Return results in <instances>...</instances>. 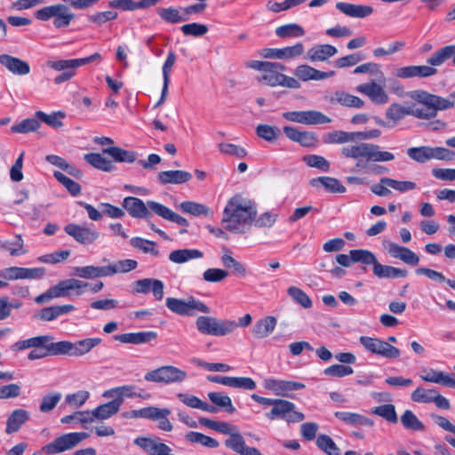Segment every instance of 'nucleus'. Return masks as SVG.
Returning a JSON list of instances; mask_svg holds the SVG:
<instances>
[{
  "instance_id": "53",
  "label": "nucleus",
  "mask_w": 455,
  "mask_h": 455,
  "mask_svg": "<svg viewBox=\"0 0 455 455\" xmlns=\"http://www.w3.org/2000/svg\"><path fill=\"white\" fill-rule=\"evenodd\" d=\"M185 439L190 443H200L208 448H217L220 445L216 439L199 432L190 431L186 434Z\"/></svg>"
},
{
  "instance_id": "24",
  "label": "nucleus",
  "mask_w": 455,
  "mask_h": 455,
  "mask_svg": "<svg viewBox=\"0 0 455 455\" xmlns=\"http://www.w3.org/2000/svg\"><path fill=\"white\" fill-rule=\"evenodd\" d=\"M355 90L368 96L371 101L377 104H385L388 101V96L382 86L375 82L359 84Z\"/></svg>"
},
{
  "instance_id": "51",
  "label": "nucleus",
  "mask_w": 455,
  "mask_h": 455,
  "mask_svg": "<svg viewBox=\"0 0 455 455\" xmlns=\"http://www.w3.org/2000/svg\"><path fill=\"white\" fill-rule=\"evenodd\" d=\"M219 319L212 316H199L196 321V326L199 332L206 335H215Z\"/></svg>"
},
{
  "instance_id": "8",
  "label": "nucleus",
  "mask_w": 455,
  "mask_h": 455,
  "mask_svg": "<svg viewBox=\"0 0 455 455\" xmlns=\"http://www.w3.org/2000/svg\"><path fill=\"white\" fill-rule=\"evenodd\" d=\"M188 377L185 371L172 365H164L147 372L144 376L146 381L172 384L180 383Z\"/></svg>"
},
{
  "instance_id": "30",
  "label": "nucleus",
  "mask_w": 455,
  "mask_h": 455,
  "mask_svg": "<svg viewBox=\"0 0 455 455\" xmlns=\"http://www.w3.org/2000/svg\"><path fill=\"white\" fill-rule=\"evenodd\" d=\"M369 251L363 249L351 250L349 255L338 254L336 256V261L338 264L344 267H349L352 263H363L366 264Z\"/></svg>"
},
{
  "instance_id": "12",
  "label": "nucleus",
  "mask_w": 455,
  "mask_h": 455,
  "mask_svg": "<svg viewBox=\"0 0 455 455\" xmlns=\"http://www.w3.org/2000/svg\"><path fill=\"white\" fill-rule=\"evenodd\" d=\"M45 275L44 267H10L0 271V277L9 281L19 279L39 280Z\"/></svg>"
},
{
  "instance_id": "48",
  "label": "nucleus",
  "mask_w": 455,
  "mask_h": 455,
  "mask_svg": "<svg viewBox=\"0 0 455 455\" xmlns=\"http://www.w3.org/2000/svg\"><path fill=\"white\" fill-rule=\"evenodd\" d=\"M100 338H88L73 343V356H82L88 354L93 347L101 343Z\"/></svg>"
},
{
  "instance_id": "58",
  "label": "nucleus",
  "mask_w": 455,
  "mask_h": 455,
  "mask_svg": "<svg viewBox=\"0 0 455 455\" xmlns=\"http://www.w3.org/2000/svg\"><path fill=\"white\" fill-rule=\"evenodd\" d=\"M52 339L53 338L49 335L37 336L22 341H18L14 344L13 347L18 350H22L29 347L36 348L39 347H44L46 341H51Z\"/></svg>"
},
{
  "instance_id": "39",
  "label": "nucleus",
  "mask_w": 455,
  "mask_h": 455,
  "mask_svg": "<svg viewBox=\"0 0 455 455\" xmlns=\"http://www.w3.org/2000/svg\"><path fill=\"white\" fill-rule=\"evenodd\" d=\"M120 410V401L114 399L108 403H103L92 411V414L96 419L104 420L116 414Z\"/></svg>"
},
{
  "instance_id": "36",
  "label": "nucleus",
  "mask_w": 455,
  "mask_h": 455,
  "mask_svg": "<svg viewBox=\"0 0 455 455\" xmlns=\"http://www.w3.org/2000/svg\"><path fill=\"white\" fill-rule=\"evenodd\" d=\"M156 13L164 21L172 24L187 21L188 20V17L184 14L181 8L159 7L156 9Z\"/></svg>"
},
{
  "instance_id": "5",
  "label": "nucleus",
  "mask_w": 455,
  "mask_h": 455,
  "mask_svg": "<svg viewBox=\"0 0 455 455\" xmlns=\"http://www.w3.org/2000/svg\"><path fill=\"white\" fill-rule=\"evenodd\" d=\"M89 283L78 279L70 278L59 282L56 285L49 288L45 292L35 299L37 304H45L55 298H63L68 295L69 291L76 290V295L83 293V288H88Z\"/></svg>"
},
{
  "instance_id": "57",
  "label": "nucleus",
  "mask_w": 455,
  "mask_h": 455,
  "mask_svg": "<svg viewBox=\"0 0 455 455\" xmlns=\"http://www.w3.org/2000/svg\"><path fill=\"white\" fill-rule=\"evenodd\" d=\"M402 425L409 430L423 431L425 429L424 424L417 418V416L410 410H406L401 416Z\"/></svg>"
},
{
  "instance_id": "31",
  "label": "nucleus",
  "mask_w": 455,
  "mask_h": 455,
  "mask_svg": "<svg viewBox=\"0 0 455 455\" xmlns=\"http://www.w3.org/2000/svg\"><path fill=\"white\" fill-rule=\"evenodd\" d=\"M309 184L316 188L323 187L326 191L330 193H344L346 188L340 183V181L332 177H318L310 180Z\"/></svg>"
},
{
  "instance_id": "46",
  "label": "nucleus",
  "mask_w": 455,
  "mask_h": 455,
  "mask_svg": "<svg viewBox=\"0 0 455 455\" xmlns=\"http://www.w3.org/2000/svg\"><path fill=\"white\" fill-rule=\"evenodd\" d=\"M171 414V411L167 408H157L153 407L150 419L157 420V427L164 431L170 432L172 430V424L168 419V416Z\"/></svg>"
},
{
  "instance_id": "1",
  "label": "nucleus",
  "mask_w": 455,
  "mask_h": 455,
  "mask_svg": "<svg viewBox=\"0 0 455 455\" xmlns=\"http://www.w3.org/2000/svg\"><path fill=\"white\" fill-rule=\"evenodd\" d=\"M340 155L346 158L356 159L355 169L367 170L376 175L387 174L389 170L379 164L369 165L370 163L389 162L395 159L393 153L380 150L379 145L367 142L345 146L340 148Z\"/></svg>"
},
{
  "instance_id": "62",
  "label": "nucleus",
  "mask_w": 455,
  "mask_h": 455,
  "mask_svg": "<svg viewBox=\"0 0 455 455\" xmlns=\"http://www.w3.org/2000/svg\"><path fill=\"white\" fill-rule=\"evenodd\" d=\"M53 176L73 196H78L81 193V186L70 178L65 176L62 172L56 171Z\"/></svg>"
},
{
  "instance_id": "61",
  "label": "nucleus",
  "mask_w": 455,
  "mask_h": 455,
  "mask_svg": "<svg viewBox=\"0 0 455 455\" xmlns=\"http://www.w3.org/2000/svg\"><path fill=\"white\" fill-rule=\"evenodd\" d=\"M407 155L410 158L420 164L431 160L430 147L427 146L410 148L407 150Z\"/></svg>"
},
{
  "instance_id": "55",
  "label": "nucleus",
  "mask_w": 455,
  "mask_h": 455,
  "mask_svg": "<svg viewBox=\"0 0 455 455\" xmlns=\"http://www.w3.org/2000/svg\"><path fill=\"white\" fill-rule=\"evenodd\" d=\"M275 34L281 38L300 37L305 35V30L296 23H290L278 27L275 29Z\"/></svg>"
},
{
  "instance_id": "60",
  "label": "nucleus",
  "mask_w": 455,
  "mask_h": 455,
  "mask_svg": "<svg viewBox=\"0 0 455 455\" xmlns=\"http://www.w3.org/2000/svg\"><path fill=\"white\" fill-rule=\"evenodd\" d=\"M287 293L291 298L304 308H310L312 307V300L308 295L300 288L291 286L287 290Z\"/></svg>"
},
{
  "instance_id": "52",
  "label": "nucleus",
  "mask_w": 455,
  "mask_h": 455,
  "mask_svg": "<svg viewBox=\"0 0 455 455\" xmlns=\"http://www.w3.org/2000/svg\"><path fill=\"white\" fill-rule=\"evenodd\" d=\"M48 349V353L50 355H73V343L70 341H59L52 342L46 341L44 346Z\"/></svg>"
},
{
  "instance_id": "38",
  "label": "nucleus",
  "mask_w": 455,
  "mask_h": 455,
  "mask_svg": "<svg viewBox=\"0 0 455 455\" xmlns=\"http://www.w3.org/2000/svg\"><path fill=\"white\" fill-rule=\"evenodd\" d=\"M103 154L110 156L114 161L118 163H133L137 158V153L126 150L119 147H108L102 150Z\"/></svg>"
},
{
  "instance_id": "20",
  "label": "nucleus",
  "mask_w": 455,
  "mask_h": 455,
  "mask_svg": "<svg viewBox=\"0 0 455 455\" xmlns=\"http://www.w3.org/2000/svg\"><path fill=\"white\" fill-rule=\"evenodd\" d=\"M264 387L265 388L275 392L276 395L288 396L289 392L302 389L305 387V385L295 381L267 379L264 381Z\"/></svg>"
},
{
  "instance_id": "33",
  "label": "nucleus",
  "mask_w": 455,
  "mask_h": 455,
  "mask_svg": "<svg viewBox=\"0 0 455 455\" xmlns=\"http://www.w3.org/2000/svg\"><path fill=\"white\" fill-rule=\"evenodd\" d=\"M334 416L343 421L346 424L351 425L353 427L359 426H368L371 427L373 425V421L359 413L349 412V411H336Z\"/></svg>"
},
{
  "instance_id": "21",
  "label": "nucleus",
  "mask_w": 455,
  "mask_h": 455,
  "mask_svg": "<svg viewBox=\"0 0 455 455\" xmlns=\"http://www.w3.org/2000/svg\"><path fill=\"white\" fill-rule=\"evenodd\" d=\"M148 205L149 209L153 212V213L156 214L157 216L163 218L165 220L174 222L178 224L179 226L182 227H188V221L184 217L177 214L173 211H172L170 208L166 207L165 205L157 203L156 201H148Z\"/></svg>"
},
{
  "instance_id": "29",
  "label": "nucleus",
  "mask_w": 455,
  "mask_h": 455,
  "mask_svg": "<svg viewBox=\"0 0 455 455\" xmlns=\"http://www.w3.org/2000/svg\"><path fill=\"white\" fill-rule=\"evenodd\" d=\"M156 337L157 333L156 331H150L118 334L115 335L114 339L115 340L120 341L122 343L143 344L156 339Z\"/></svg>"
},
{
  "instance_id": "4",
  "label": "nucleus",
  "mask_w": 455,
  "mask_h": 455,
  "mask_svg": "<svg viewBox=\"0 0 455 455\" xmlns=\"http://www.w3.org/2000/svg\"><path fill=\"white\" fill-rule=\"evenodd\" d=\"M272 67H267L263 74L258 77V81L264 83L270 87L283 86L290 89H299V82L294 77L288 76L282 72L285 66L280 62H271Z\"/></svg>"
},
{
  "instance_id": "40",
  "label": "nucleus",
  "mask_w": 455,
  "mask_h": 455,
  "mask_svg": "<svg viewBox=\"0 0 455 455\" xmlns=\"http://www.w3.org/2000/svg\"><path fill=\"white\" fill-rule=\"evenodd\" d=\"M203 252L196 249H180L172 251L169 254V259L176 264H182L193 259H200Z\"/></svg>"
},
{
  "instance_id": "16",
  "label": "nucleus",
  "mask_w": 455,
  "mask_h": 455,
  "mask_svg": "<svg viewBox=\"0 0 455 455\" xmlns=\"http://www.w3.org/2000/svg\"><path fill=\"white\" fill-rule=\"evenodd\" d=\"M383 245L391 257L399 259L408 265L417 266L419 262V257L407 247L390 241L384 242Z\"/></svg>"
},
{
  "instance_id": "25",
  "label": "nucleus",
  "mask_w": 455,
  "mask_h": 455,
  "mask_svg": "<svg viewBox=\"0 0 455 455\" xmlns=\"http://www.w3.org/2000/svg\"><path fill=\"white\" fill-rule=\"evenodd\" d=\"M335 6L343 14L351 18L363 19L373 13V8L370 5L338 2Z\"/></svg>"
},
{
  "instance_id": "37",
  "label": "nucleus",
  "mask_w": 455,
  "mask_h": 455,
  "mask_svg": "<svg viewBox=\"0 0 455 455\" xmlns=\"http://www.w3.org/2000/svg\"><path fill=\"white\" fill-rule=\"evenodd\" d=\"M332 103H339L344 107L361 108L364 105V101L357 96L349 94L342 91H337L331 98Z\"/></svg>"
},
{
  "instance_id": "17",
  "label": "nucleus",
  "mask_w": 455,
  "mask_h": 455,
  "mask_svg": "<svg viewBox=\"0 0 455 455\" xmlns=\"http://www.w3.org/2000/svg\"><path fill=\"white\" fill-rule=\"evenodd\" d=\"M132 285L136 293L146 294L151 291L156 300H161L164 298V284L161 280L144 278L135 281Z\"/></svg>"
},
{
  "instance_id": "27",
  "label": "nucleus",
  "mask_w": 455,
  "mask_h": 455,
  "mask_svg": "<svg viewBox=\"0 0 455 455\" xmlns=\"http://www.w3.org/2000/svg\"><path fill=\"white\" fill-rule=\"evenodd\" d=\"M294 75L301 81L323 80L335 75L334 71L323 72L317 70L308 65H299L294 70Z\"/></svg>"
},
{
  "instance_id": "14",
  "label": "nucleus",
  "mask_w": 455,
  "mask_h": 455,
  "mask_svg": "<svg viewBox=\"0 0 455 455\" xmlns=\"http://www.w3.org/2000/svg\"><path fill=\"white\" fill-rule=\"evenodd\" d=\"M365 265H372L373 275L378 278H400L408 275L406 269L380 264L371 251H369Z\"/></svg>"
},
{
  "instance_id": "13",
  "label": "nucleus",
  "mask_w": 455,
  "mask_h": 455,
  "mask_svg": "<svg viewBox=\"0 0 455 455\" xmlns=\"http://www.w3.org/2000/svg\"><path fill=\"white\" fill-rule=\"evenodd\" d=\"M64 231L81 244L93 243L100 236L99 232L88 226L69 223L65 226Z\"/></svg>"
},
{
  "instance_id": "3",
  "label": "nucleus",
  "mask_w": 455,
  "mask_h": 455,
  "mask_svg": "<svg viewBox=\"0 0 455 455\" xmlns=\"http://www.w3.org/2000/svg\"><path fill=\"white\" fill-rule=\"evenodd\" d=\"M214 430L229 435L225 441V445L237 454L262 455L257 448L246 446L245 440L238 432L236 426L225 421H217Z\"/></svg>"
},
{
  "instance_id": "50",
  "label": "nucleus",
  "mask_w": 455,
  "mask_h": 455,
  "mask_svg": "<svg viewBox=\"0 0 455 455\" xmlns=\"http://www.w3.org/2000/svg\"><path fill=\"white\" fill-rule=\"evenodd\" d=\"M317 447L327 455H341L340 449L337 446L331 436L321 434L316 437Z\"/></svg>"
},
{
  "instance_id": "42",
  "label": "nucleus",
  "mask_w": 455,
  "mask_h": 455,
  "mask_svg": "<svg viewBox=\"0 0 455 455\" xmlns=\"http://www.w3.org/2000/svg\"><path fill=\"white\" fill-rule=\"evenodd\" d=\"M455 55V44L446 45L437 50L427 60V64L436 67L453 58Z\"/></svg>"
},
{
  "instance_id": "63",
  "label": "nucleus",
  "mask_w": 455,
  "mask_h": 455,
  "mask_svg": "<svg viewBox=\"0 0 455 455\" xmlns=\"http://www.w3.org/2000/svg\"><path fill=\"white\" fill-rule=\"evenodd\" d=\"M256 133L259 138L272 142L280 136V130L275 126L259 124L256 128Z\"/></svg>"
},
{
  "instance_id": "19",
  "label": "nucleus",
  "mask_w": 455,
  "mask_h": 455,
  "mask_svg": "<svg viewBox=\"0 0 455 455\" xmlns=\"http://www.w3.org/2000/svg\"><path fill=\"white\" fill-rule=\"evenodd\" d=\"M412 98L423 106L435 107V108H452L454 107V103L451 100L424 91L414 92Z\"/></svg>"
},
{
  "instance_id": "10",
  "label": "nucleus",
  "mask_w": 455,
  "mask_h": 455,
  "mask_svg": "<svg viewBox=\"0 0 455 455\" xmlns=\"http://www.w3.org/2000/svg\"><path fill=\"white\" fill-rule=\"evenodd\" d=\"M359 341L366 350L372 354L390 359H395L400 356V350L397 347L382 339L362 336L360 337Z\"/></svg>"
},
{
  "instance_id": "41",
  "label": "nucleus",
  "mask_w": 455,
  "mask_h": 455,
  "mask_svg": "<svg viewBox=\"0 0 455 455\" xmlns=\"http://www.w3.org/2000/svg\"><path fill=\"white\" fill-rule=\"evenodd\" d=\"M224 251L225 253L221 256L222 265L227 268L232 269L234 275L244 277L247 275L246 267L232 257L229 249L224 248Z\"/></svg>"
},
{
  "instance_id": "44",
  "label": "nucleus",
  "mask_w": 455,
  "mask_h": 455,
  "mask_svg": "<svg viewBox=\"0 0 455 455\" xmlns=\"http://www.w3.org/2000/svg\"><path fill=\"white\" fill-rule=\"evenodd\" d=\"M209 400L220 409L225 410L228 413L235 412V409L233 406L231 398L223 392H210L208 393Z\"/></svg>"
},
{
  "instance_id": "47",
  "label": "nucleus",
  "mask_w": 455,
  "mask_h": 455,
  "mask_svg": "<svg viewBox=\"0 0 455 455\" xmlns=\"http://www.w3.org/2000/svg\"><path fill=\"white\" fill-rule=\"evenodd\" d=\"M324 143L328 144H344L355 142V132L334 131L327 133L323 138Z\"/></svg>"
},
{
  "instance_id": "59",
  "label": "nucleus",
  "mask_w": 455,
  "mask_h": 455,
  "mask_svg": "<svg viewBox=\"0 0 455 455\" xmlns=\"http://www.w3.org/2000/svg\"><path fill=\"white\" fill-rule=\"evenodd\" d=\"M35 116L42 122L45 123L52 128H60L63 125L62 119L65 115L62 112H54L52 114H46L43 111H36Z\"/></svg>"
},
{
  "instance_id": "64",
  "label": "nucleus",
  "mask_w": 455,
  "mask_h": 455,
  "mask_svg": "<svg viewBox=\"0 0 455 455\" xmlns=\"http://www.w3.org/2000/svg\"><path fill=\"white\" fill-rule=\"evenodd\" d=\"M372 413L385 419L390 423H396L398 420L395 408L393 404L377 406L372 410Z\"/></svg>"
},
{
  "instance_id": "15",
  "label": "nucleus",
  "mask_w": 455,
  "mask_h": 455,
  "mask_svg": "<svg viewBox=\"0 0 455 455\" xmlns=\"http://www.w3.org/2000/svg\"><path fill=\"white\" fill-rule=\"evenodd\" d=\"M304 52V46L301 43H297L292 46L284 48H263L259 52L260 57L265 59H293L300 56Z\"/></svg>"
},
{
  "instance_id": "6",
  "label": "nucleus",
  "mask_w": 455,
  "mask_h": 455,
  "mask_svg": "<svg viewBox=\"0 0 455 455\" xmlns=\"http://www.w3.org/2000/svg\"><path fill=\"white\" fill-rule=\"evenodd\" d=\"M165 305L172 313L182 316H193L198 312L204 314L211 312L208 306L193 296L186 299L169 297L165 299Z\"/></svg>"
},
{
  "instance_id": "26",
  "label": "nucleus",
  "mask_w": 455,
  "mask_h": 455,
  "mask_svg": "<svg viewBox=\"0 0 455 455\" xmlns=\"http://www.w3.org/2000/svg\"><path fill=\"white\" fill-rule=\"evenodd\" d=\"M29 419L30 413L27 410L16 409L12 411L6 419L5 433L7 435L17 433Z\"/></svg>"
},
{
  "instance_id": "49",
  "label": "nucleus",
  "mask_w": 455,
  "mask_h": 455,
  "mask_svg": "<svg viewBox=\"0 0 455 455\" xmlns=\"http://www.w3.org/2000/svg\"><path fill=\"white\" fill-rule=\"evenodd\" d=\"M179 208L184 213L193 216H209L212 214V211L206 205L193 201H184L180 204Z\"/></svg>"
},
{
  "instance_id": "7",
  "label": "nucleus",
  "mask_w": 455,
  "mask_h": 455,
  "mask_svg": "<svg viewBox=\"0 0 455 455\" xmlns=\"http://www.w3.org/2000/svg\"><path fill=\"white\" fill-rule=\"evenodd\" d=\"M88 436L89 434L85 432H73L64 434L55 438L52 442L43 446L42 451L46 455H55L73 449Z\"/></svg>"
},
{
  "instance_id": "18",
  "label": "nucleus",
  "mask_w": 455,
  "mask_h": 455,
  "mask_svg": "<svg viewBox=\"0 0 455 455\" xmlns=\"http://www.w3.org/2000/svg\"><path fill=\"white\" fill-rule=\"evenodd\" d=\"M122 206L128 212L132 218L148 219L153 212L148 202L145 204L141 199L133 196H127L124 199Z\"/></svg>"
},
{
  "instance_id": "11",
  "label": "nucleus",
  "mask_w": 455,
  "mask_h": 455,
  "mask_svg": "<svg viewBox=\"0 0 455 455\" xmlns=\"http://www.w3.org/2000/svg\"><path fill=\"white\" fill-rule=\"evenodd\" d=\"M283 117L290 122L306 125H317L331 122L329 116L317 110L284 112Z\"/></svg>"
},
{
  "instance_id": "35",
  "label": "nucleus",
  "mask_w": 455,
  "mask_h": 455,
  "mask_svg": "<svg viewBox=\"0 0 455 455\" xmlns=\"http://www.w3.org/2000/svg\"><path fill=\"white\" fill-rule=\"evenodd\" d=\"M276 325V318L271 315L266 316L256 322L252 328L253 335L258 339L267 337L273 332Z\"/></svg>"
},
{
  "instance_id": "45",
  "label": "nucleus",
  "mask_w": 455,
  "mask_h": 455,
  "mask_svg": "<svg viewBox=\"0 0 455 455\" xmlns=\"http://www.w3.org/2000/svg\"><path fill=\"white\" fill-rule=\"evenodd\" d=\"M55 12L53 25L58 28L68 27L75 17L69 8L62 4H57Z\"/></svg>"
},
{
  "instance_id": "28",
  "label": "nucleus",
  "mask_w": 455,
  "mask_h": 455,
  "mask_svg": "<svg viewBox=\"0 0 455 455\" xmlns=\"http://www.w3.org/2000/svg\"><path fill=\"white\" fill-rule=\"evenodd\" d=\"M192 174L186 171L172 170L160 172L157 174V180L161 185H180L189 181Z\"/></svg>"
},
{
  "instance_id": "9",
  "label": "nucleus",
  "mask_w": 455,
  "mask_h": 455,
  "mask_svg": "<svg viewBox=\"0 0 455 455\" xmlns=\"http://www.w3.org/2000/svg\"><path fill=\"white\" fill-rule=\"evenodd\" d=\"M266 416L271 420L282 419L287 422H300L305 419L302 412L295 411L293 403L283 399H275L271 411Z\"/></svg>"
},
{
  "instance_id": "34",
  "label": "nucleus",
  "mask_w": 455,
  "mask_h": 455,
  "mask_svg": "<svg viewBox=\"0 0 455 455\" xmlns=\"http://www.w3.org/2000/svg\"><path fill=\"white\" fill-rule=\"evenodd\" d=\"M338 52L335 46L331 44H320L310 48L307 56L311 61H324Z\"/></svg>"
},
{
  "instance_id": "32",
  "label": "nucleus",
  "mask_w": 455,
  "mask_h": 455,
  "mask_svg": "<svg viewBox=\"0 0 455 455\" xmlns=\"http://www.w3.org/2000/svg\"><path fill=\"white\" fill-rule=\"evenodd\" d=\"M72 274L79 278L95 279L108 276L107 266H84L72 268Z\"/></svg>"
},
{
  "instance_id": "23",
  "label": "nucleus",
  "mask_w": 455,
  "mask_h": 455,
  "mask_svg": "<svg viewBox=\"0 0 455 455\" xmlns=\"http://www.w3.org/2000/svg\"><path fill=\"white\" fill-rule=\"evenodd\" d=\"M0 64L13 75L26 76L30 72V67L27 61L9 54H0Z\"/></svg>"
},
{
  "instance_id": "43",
  "label": "nucleus",
  "mask_w": 455,
  "mask_h": 455,
  "mask_svg": "<svg viewBox=\"0 0 455 455\" xmlns=\"http://www.w3.org/2000/svg\"><path fill=\"white\" fill-rule=\"evenodd\" d=\"M84 160L94 168L103 172H112L115 169L113 163L99 153L86 154Z\"/></svg>"
},
{
  "instance_id": "2",
  "label": "nucleus",
  "mask_w": 455,
  "mask_h": 455,
  "mask_svg": "<svg viewBox=\"0 0 455 455\" xmlns=\"http://www.w3.org/2000/svg\"><path fill=\"white\" fill-rule=\"evenodd\" d=\"M257 216V205L248 197L235 195L223 211L222 223L226 230L243 234L247 232Z\"/></svg>"
},
{
  "instance_id": "56",
  "label": "nucleus",
  "mask_w": 455,
  "mask_h": 455,
  "mask_svg": "<svg viewBox=\"0 0 455 455\" xmlns=\"http://www.w3.org/2000/svg\"><path fill=\"white\" fill-rule=\"evenodd\" d=\"M138 266L136 260L122 259L113 265L107 266L108 276L114 275L117 273H127L135 269Z\"/></svg>"
},
{
  "instance_id": "22",
  "label": "nucleus",
  "mask_w": 455,
  "mask_h": 455,
  "mask_svg": "<svg viewBox=\"0 0 455 455\" xmlns=\"http://www.w3.org/2000/svg\"><path fill=\"white\" fill-rule=\"evenodd\" d=\"M283 132L289 140L299 143L302 147L311 148L317 143V137L312 132H301L292 126H284Z\"/></svg>"
},
{
  "instance_id": "54",
  "label": "nucleus",
  "mask_w": 455,
  "mask_h": 455,
  "mask_svg": "<svg viewBox=\"0 0 455 455\" xmlns=\"http://www.w3.org/2000/svg\"><path fill=\"white\" fill-rule=\"evenodd\" d=\"M447 108H435V107H416L415 105L409 107V116H412L419 119H432L436 116L439 110H446Z\"/></svg>"
}]
</instances>
